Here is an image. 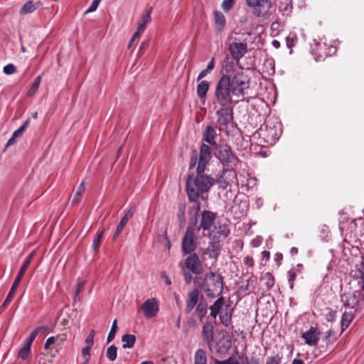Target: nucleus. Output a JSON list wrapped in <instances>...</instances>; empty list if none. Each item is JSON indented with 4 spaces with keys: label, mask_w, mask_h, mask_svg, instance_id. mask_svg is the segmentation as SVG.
Instances as JSON below:
<instances>
[{
    "label": "nucleus",
    "mask_w": 364,
    "mask_h": 364,
    "mask_svg": "<svg viewBox=\"0 0 364 364\" xmlns=\"http://www.w3.org/2000/svg\"><path fill=\"white\" fill-rule=\"evenodd\" d=\"M210 158L209 149L207 146L201 147L200 159L198 166L196 168V175H190L187 178L186 189L188 200L193 204L188 208L189 217L188 225L185 235L182 239V250L184 254L194 253L196 249L195 232L198 223V212L200 210V205L198 199H205L203 194L208 193L215 184L214 178L206 173H204L205 164Z\"/></svg>",
    "instance_id": "1"
},
{
    "label": "nucleus",
    "mask_w": 364,
    "mask_h": 364,
    "mask_svg": "<svg viewBox=\"0 0 364 364\" xmlns=\"http://www.w3.org/2000/svg\"><path fill=\"white\" fill-rule=\"evenodd\" d=\"M250 77L243 72H237L232 77L223 75L216 83L215 93L222 99L232 100L231 95L242 97L250 87Z\"/></svg>",
    "instance_id": "2"
},
{
    "label": "nucleus",
    "mask_w": 364,
    "mask_h": 364,
    "mask_svg": "<svg viewBox=\"0 0 364 364\" xmlns=\"http://www.w3.org/2000/svg\"><path fill=\"white\" fill-rule=\"evenodd\" d=\"M282 134V124L277 120H267L265 124L254 133L253 139H257L260 146L274 145Z\"/></svg>",
    "instance_id": "3"
},
{
    "label": "nucleus",
    "mask_w": 364,
    "mask_h": 364,
    "mask_svg": "<svg viewBox=\"0 0 364 364\" xmlns=\"http://www.w3.org/2000/svg\"><path fill=\"white\" fill-rule=\"evenodd\" d=\"M220 95L214 92V100L213 104L215 108L217 105L219 107L215 111L217 116V123L220 127H226L233 122V106L232 105V100L222 99Z\"/></svg>",
    "instance_id": "4"
},
{
    "label": "nucleus",
    "mask_w": 364,
    "mask_h": 364,
    "mask_svg": "<svg viewBox=\"0 0 364 364\" xmlns=\"http://www.w3.org/2000/svg\"><path fill=\"white\" fill-rule=\"evenodd\" d=\"M210 316L215 318L219 315L221 323L225 327H228L232 324V316L234 309L232 307L231 301L225 304L224 297L220 296L210 306Z\"/></svg>",
    "instance_id": "5"
},
{
    "label": "nucleus",
    "mask_w": 364,
    "mask_h": 364,
    "mask_svg": "<svg viewBox=\"0 0 364 364\" xmlns=\"http://www.w3.org/2000/svg\"><path fill=\"white\" fill-rule=\"evenodd\" d=\"M201 289L208 298L213 299L220 296L223 290V278L221 274L215 272L206 274L201 284Z\"/></svg>",
    "instance_id": "6"
},
{
    "label": "nucleus",
    "mask_w": 364,
    "mask_h": 364,
    "mask_svg": "<svg viewBox=\"0 0 364 364\" xmlns=\"http://www.w3.org/2000/svg\"><path fill=\"white\" fill-rule=\"evenodd\" d=\"M352 291L341 294V300L345 307L360 311L364 301V287L351 285Z\"/></svg>",
    "instance_id": "7"
},
{
    "label": "nucleus",
    "mask_w": 364,
    "mask_h": 364,
    "mask_svg": "<svg viewBox=\"0 0 364 364\" xmlns=\"http://www.w3.org/2000/svg\"><path fill=\"white\" fill-rule=\"evenodd\" d=\"M216 137H217L216 129L212 126H210V125L207 126L203 132V141H205L207 144H202L200 145L198 160V154L196 151H193L191 154L189 169L193 168L196 166L197 163H198V165L199 164L200 159L201 147L205 145L208 147L210 156V157H212L210 146H217V143H216V140H215ZM210 159H211V158H210L208 161H210ZM208 164H209V162H208L205 164L204 171L205 170L206 166ZM203 173H205V171Z\"/></svg>",
    "instance_id": "8"
},
{
    "label": "nucleus",
    "mask_w": 364,
    "mask_h": 364,
    "mask_svg": "<svg viewBox=\"0 0 364 364\" xmlns=\"http://www.w3.org/2000/svg\"><path fill=\"white\" fill-rule=\"evenodd\" d=\"M33 254L34 252H32L27 257L26 259H25V261L23 262V265L21 266V269H20V271L18 274V275L16 276L12 286H11V288L6 298V299L4 300L3 304L1 305V309H5L8 305L11 302L12 298H13V296L14 294H15L16 292V290L17 289V287H18L21 279H22V277H23L25 272H26V269L28 268V267L29 266L31 260H32V258H33Z\"/></svg>",
    "instance_id": "9"
},
{
    "label": "nucleus",
    "mask_w": 364,
    "mask_h": 364,
    "mask_svg": "<svg viewBox=\"0 0 364 364\" xmlns=\"http://www.w3.org/2000/svg\"><path fill=\"white\" fill-rule=\"evenodd\" d=\"M315 47L312 48L311 53L316 61L323 60L327 56H332L336 54L337 48L326 43H321L314 41Z\"/></svg>",
    "instance_id": "10"
},
{
    "label": "nucleus",
    "mask_w": 364,
    "mask_h": 364,
    "mask_svg": "<svg viewBox=\"0 0 364 364\" xmlns=\"http://www.w3.org/2000/svg\"><path fill=\"white\" fill-rule=\"evenodd\" d=\"M247 5L253 9L254 14L257 17H264L269 14L271 8L269 0H245Z\"/></svg>",
    "instance_id": "11"
},
{
    "label": "nucleus",
    "mask_w": 364,
    "mask_h": 364,
    "mask_svg": "<svg viewBox=\"0 0 364 364\" xmlns=\"http://www.w3.org/2000/svg\"><path fill=\"white\" fill-rule=\"evenodd\" d=\"M216 217V213L213 212L210 210L202 211L200 215L198 214V219L200 218V223L199 225L196 224V230H203L209 232L214 225Z\"/></svg>",
    "instance_id": "12"
},
{
    "label": "nucleus",
    "mask_w": 364,
    "mask_h": 364,
    "mask_svg": "<svg viewBox=\"0 0 364 364\" xmlns=\"http://www.w3.org/2000/svg\"><path fill=\"white\" fill-rule=\"evenodd\" d=\"M218 157L223 164L226 166H232L235 165L237 161V156L228 144H223L219 147Z\"/></svg>",
    "instance_id": "13"
},
{
    "label": "nucleus",
    "mask_w": 364,
    "mask_h": 364,
    "mask_svg": "<svg viewBox=\"0 0 364 364\" xmlns=\"http://www.w3.org/2000/svg\"><path fill=\"white\" fill-rule=\"evenodd\" d=\"M183 267L196 275L200 274L203 270V264L196 253H189V255L185 259Z\"/></svg>",
    "instance_id": "14"
},
{
    "label": "nucleus",
    "mask_w": 364,
    "mask_h": 364,
    "mask_svg": "<svg viewBox=\"0 0 364 364\" xmlns=\"http://www.w3.org/2000/svg\"><path fill=\"white\" fill-rule=\"evenodd\" d=\"M230 230L228 225L220 224L214 225V228L208 232V236L213 240L220 242L224 240L230 234Z\"/></svg>",
    "instance_id": "15"
},
{
    "label": "nucleus",
    "mask_w": 364,
    "mask_h": 364,
    "mask_svg": "<svg viewBox=\"0 0 364 364\" xmlns=\"http://www.w3.org/2000/svg\"><path fill=\"white\" fill-rule=\"evenodd\" d=\"M247 46L245 42L237 41L235 39L229 46L230 53L235 60L239 61L247 53Z\"/></svg>",
    "instance_id": "16"
},
{
    "label": "nucleus",
    "mask_w": 364,
    "mask_h": 364,
    "mask_svg": "<svg viewBox=\"0 0 364 364\" xmlns=\"http://www.w3.org/2000/svg\"><path fill=\"white\" fill-rule=\"evenodd\" d=\"M147 318L154 317L159 311V302L155 298L146 299L141 306Z\"/></svg>",
    "instance_id": "17"
},
{
    "label": "nucleus",
    "mask_w": 364,
    "mask_h": 364,
    "mask_svg": "<svg viewBox=\"0 0 364 364\" xmlns=\"http://www.w3.org/2000/svg\"><path fill=\"white\" fill-rule=\"evenodd\" d=\"M320 333L317 328L311 327L308 331L304 332L301 335L305 343L310 346H315L318 344Z\"/></svg>",
    "instance_id": "18"
},
{
    "label": "nucleus",
    "mask_w": 364,
    "mask_h": 364,
    "mask_svg": "<svg viewBox=\"0 0 364 364\" xmlns=\"http://www.w3.org/2000/svg\"><path fill=\"white\" fill-rule=\"evenodd\" d=\"M199 300V291L194 289L188 292L186 301L185 311L189 314L197 306Z\"/></svg>",
    "instance_id": "19"
},
{
    "label": "nucleus",
    "mask_w": 364,
    "mask_h": 364,
    "mask_svg": "<svg viewBox=\"0 0 364 364\" xmlns=\"http://www.w3.org/2000/svg\"><path fill=\"white\" fill-rule=\"evenodd\" d=\"M354 280L350 283V285H357L360 288L364 287V264L361 262L360 265L355 266V270L353 271Z\"/></svg>",
    "instance_id": "20"
},
{
    "label": "nucleus",
    "mask_w": 364,
    "mask_h": 364,
    "mask_svg": "<svg viewBox=\"0 0 364 364\" xmlns=\"http://www.w3.org/2000/svg\"><path fill=\"white\" fill-rule=\"evenodd\" d=\"M213 326L210 322L205 323L203 326L202 337L203 341L208 345H211L213 342Z\"/></svg>",
    "instance_id": "21"
},
{
    "label": "nucleus",
    "mask_w": 364,
    "mask_h": 364,
    "mask_svg": "<svg viewBox=\"0 0 364 364\" xmlns=\"http://www.w3.org/2000/svg\"><path fill=\"white\" fill-rule=\"evenodd\" d=\"M210 89V83L207 80L199 81L196 92L200 102L204 105L206 100L207 93Z\"/></svg>",
    "instance_id": "22"
},
{
    "label": "nucleus",
    "mask_w": 364,
    "mask_h": 364,
    "mask_svg": "<svg viewBox=\"0 0 364 364\" xmlns=\"http://www.w3.org/2000/svg\"><path fill=\"white\" fill-rule=\"evenodd\" d=\"M33 341L34 340L29 336L25 339L22 348L18 351V356L21 359L26 360L28 358L31 353V345Z\"/></svg>",
    "instance_id": "23"
},
{
    "label": "nucleus",
    "mask_w": 364,
    "mask_h": 364,
    "mask_svg": "<svg viewBox=\"0 0 364 364\" xmlns=\"http://www.w3.org/2000/svg\"><path fill=\"white\" fill-rule=\"evenodd\" d=\"M220 242L214 240L208 244L206 248V253L210 258L216 259L220 255Z\"/></svg>",
    "instance_id": "24"
},
{
    "label": "nucleus",
    "mask_w": 364,
    "mask_h": 364,
    "mask_svg": "<svg viewBox=\"0 0 364 364\" xmlns=\"http://www.w3.org/2000/svg\"><path fill=\"white\" fill-rule=\"evenodd\" d=\"M213 14L216 31L218 33H221L226 25L225 16L222 12L218 11H215Z\"/></svg>",
    "instance_id": "25"
},
{
    "label": "nucleus",
    "mask_w": 364,
    "mask_h": 364,
    "mask_svg": "<svg viewBox=\"0 0 364 364\" xmlns=\"http://www.w3.org/2000/svg\"><path fill=\"white\" fill-rule=\"evenodd\" d=\"M41 6V3L40 1L33 2L32 1H28L21 9L20 14L21 15L31 14L35 11Z\"/></svg>",
    "instance_id": "26"
},
{
    "label": "nucleus",
    "mask_w": 364,
    "mask_h": 364,
    "mask_svg": "<svg viewBox=\"0 0 364 364\" xmlns=\"http://www.w3.org/2000/svg\"><path fill=\"white\" fill-rule=\"evenodd\" d=\"M136 338L134 334H124L122 336V341L123 343L122 348H132L136 343Z\"/></svg>",
    "instance_id": "27"
},
{
    "label": "nucleus",
    "mask_w": 364,
    "mask_h": 364,
    "mask_svg": "<svg viewBox=\"0 0 364 364\" xmlns=\"http://www.w3.org/2000/svg\"><path fill=\"white\" fill-rule=\"evenodd\" d=\"M151 9H149L146 14L143 15L141 17V19L137 26L136 31H139V33L143 32L145 29L146 26L151 23Z\"/></svg>",
    "instance_id": "28"
},
{
    "label": "nucleus",
    "mask_w": 364,
    "mask_h": 364,
    "mask_svg": "<svg viewBox=\"0 0 364 364\" xmlns=\"http://www.w3.org/2000/svg\"><path fill=\"white\" fill-rule=\"evenodd\" d=\"M354 316L352 312L345 311L342 314L341 319V332H343L346 328H347L349 326Z\"/></svg>",
    "instance_id": "29"
},
{
    "label": "nucleus",
    "mask_w": 364,
    "mask_h": 364,
    "mask_svg": "<svg viewBox=\"0 0 364 364\" xmlns=\"http://www.w3.org/2000/svg\"><path fill=\"white\" fill-rule=\"evenodd\" d=\"M41 82V75L37 76L34 79L33 82H32L31 85L30 86V87L28 88V90L27 91V95L28 97H33L36 95V93L37 92V91L39 88Z\"/></svg>",
    "instance_id": "30"
},
{
    "label": "nucleus",
    "mask_w": 364,
    "mask_h": 364,
    "mask_svg": "<svg viewBox=\"0 0 364 364\" xmlns=\"http://www.w3.org/2000/svg\"><path fill=\"white\" fill-rule=\"evenodd\" d=\"M194 364H207L206 354L204 350L198 349L195 353Z\"/></svg>",
    "instance_id": "31"
},
{
    "label": "nucleus",
    "mask_w": 364,
    "mask_h": 364,
    "mask_svg": "<svg viewBox=\"0 0 364 364\" xmlns=\"http://www.w3.org/2000/svg\"><path fill=\"white\" fill-rule=\"evenodd\" d=\"M298 38L295 33L291 32L286 38V43L288 48L290 49V53H292V48L297 43Z\"/></svg>",
    "instance_id": "32"
},
{
    "label": "nucleus",
    "mask_w": 364,
    "mask_h": 364,
    "mask_svg": "<svg viewBox=\"0 0 364 364\" xmlns=\"http://www.w3.org/2000/svg\"><path fill=\"white\" fill-rule=\"evenodd\" d=\"M262 280L265 281V286L269 290L274 285V278L270 272L265 273L262 277Z\"/></svg>",
    "instance_id": "33"
},
{
    "label": "nucleus",
    "mask_w": 364,
    "mask_h": 364,
    "mask_svg": "<svg viewBox=\"0 0 364 364\" xmlns=\"http://www.w3.org/2000/svg\"><path fill=\"white\" fill-rule=\"evenodd\" d=\"M85 191V182L82 181L80 185L78 186L73 199V203H77L80 201V197L82 196V194Z\"/></svg>",
    "instance_id": "34"
},
{
    "label": "nucleus",
    "mask_w": 364,
    "mask_h": 364,
    "mask_svg": "<svg viewBox=\"0 0 364 364\" xmlns=\"http://www.w3.org/2000/svg\"><path fill=\"white\" fill-rule=\"evenodd\" d=\"M106 355L110 361L115 360L117 355V348L114 345L110 346L107 350Z\"/></svg>",
    "instance_id": "35"
},
{
    "label": "nucleus",
    "mask_w": 364,
    "mask_h": 364,
    "mask_svg": "<svg viewBox=\"0 0 364 364\" xmlns=\"http://www.w3.org/2000/svg\"><path fill=\"white\" fill-rule=\"evenodd\" d=\"M178 217L180 221V226L184 225L186 223V205L184 204L179 205Z\"/></svg>",
    "instance_id": "36"
},
{
    "label": "nucleus",
    "mask_w": 364,
    "mask_h": 364,
    "mask_svg": "<svg viewBox=\"0 0 364 364\" xmlns=\"http://www.w3.org/2000/svg\"><path fill=\"white\" fill-rule=\"evenodd\" d=\"M117 331V319H114L112 323L110 331L107 336V341L108 343L112 342L114 339Z\"/></svg>",
    "instance_id": "37"
},
{
    "label": "nucleus",
    "mask_w": 364,
    "mask_h": 364,
    "mask_svg": "<svg viewBox=\"0 0 364 364\" xmlns=\"http://www.w3.org/2000/svg\"><path fill=\"white\" fill-rule=\"evenodd\" d=\"M323 340L326 343H333L336 340V333L334 331L330 329L325 333Z\"/></svg>",
    "instance_id": "38"
},
{
    "label": "nucleus",
    "mask_w": 364,
    "mask_h": 364,
    "mask_svg": "<svg viewBox=\"0 0 364 364\" xmlns=\"http://www.w3.org/2000/svg\"><path fill=\"white\" fill-rule=\"evenodd\" d=\"M127 223V221H126L125 219H122V218L121 219L119 223L118 224V225L116 228L114 234L113 235L114 240H116L119 237V235L122 232V230Z\"/></svg>",
    "instance_id": "39"
},
{
    "label": "nucleus",
    "mask_w": 364,
    "mask_h": 364,
    "mask_svg": "<svg viewBox=\"0 0 364 364\" xmlns=\"http://www.w3.org/2000/svg\"><path fill=\"white\" fill-rule=\"evenodd\" d=\"M236 0H223L221 4L225 12H228L235 5Z\"/></svg>",
    "instance_id": "40"
},
{
    "label": "nucleus",
    "mask_w": 364,
    "mask_h": 364,
    "mask_svg": "<svg viewBox=\"0 0 364 364\" xmlns=\"http://www.w3.org/2000/svg\"><path fill=\"white\" fill-rule=\"evenodd\" d=\"M103 234H104V231L102 230L97 235V236L94 238V240L92 241V248L95 251L97 250L100 246Z\"/></svg>",
    "instance_id": "41"
},
{
    "label": "nucleus",
    "mask_w": 364,
    "mask_h": 364,
    "mask_svg": "<svg viewBox=\"0 0 364 364\" xmlns=\"http://www.w3.org/2000/svg\"><path fill=\"white\" fill-rule=\"evenodd\" d=\"M196 312L200 318H203L207 313V306L202 303H199L196 306Z\"/></svg>",
    "instance_id": "42"
},
{
    "label": "nucleus",
    "mask_w": 364,
    "mask_h": 364,
    "mask_svg": "<svg viewBox=\"0 0 364 364\" xmlns=\"http://www.w3.org/2000/svg\"><path fill=\"white\" fill-rule=\"evenodd\" d=\"M181 272L184 278L185 283L186 284H191L193 278L191 274L192 272L183 267L181 268Z\"/></svg>",
    "instance_id": "43"
},
{
    "label": "nucleus",
    "mask_w": 364,
    "mask_h": 364,
    "mask_svg": "<svg viewBox=\"0 0 364 364\" xmlns=\"http://www.w3.org/2000/svg\"><path fill=\"white\" fill-rule=\"evenodd\" d=\"M282 357L279 355L269 356L267 358L266 364H281Z\"/></svg>",
    "instance_id": "44"
},
{
    "label": "nucleus",
    "mask_w": 364,
    "mask_h": 364,
    "mask_svg": "<svg viewBox=\"0 0 364 364\" xmlns=\"http://www.w3.org/2000/svg\"><path fill=\"white\" fill-rule=\"evenodd\" d=\"M215 364H239V360L236 358L230 357L229 358L222 361L216 360L215 361Z\"/></svg>",
    "instance_id": "45"
},
{
    "label": "nucleus",
    "mask_w": 364,
    "mask_h": 364,
    "mask_svg": "<svg viewBox=\"0 0 364 364\" xmlns=\"http://www.w3.org/2000/svg\"><path fill=\"white\" fill-rule=\"evenodd\" d=\"M327 311H328L326 314V319L328 322H333L336 317L337 312H336V311H335L332 309H330V308L328 309Z\"/></svg>",
    "instance_id": "46"
},
{
    "label": "nucleus",
    "mask_w": 364,
    "mask_h": 364,
    "mask_svg": "<svg viewBox=\"0 0 364 364\" xmlns=\"http://www.w3.org/2000/svg\"><path fill=\"white\" fill-rule=\"evenodd\" d=\"M296 274L294 270H289L288 272V282L291 289L294 288V282L296 279Z\"/></svg>",
    "instance_id": "47"
},
{
    "label": "nucleus",
    "mask_w": 364,
    "mask_h": 364,
    "mask_svg": "<svg viewBox=\"0 0 364 364\" xmlns=\"http://www.w3.org/2000/svg\"><path fill=\"white\" fill-rule=\"evenodd\" d=\"M95 335V331L92 330L87 337L85 339V343H87V346L92 348L94 344V338Z\"/></svg>",
    "instance_id": "48"
},
{
    "label": "nucleus",
    "mask_w": 364,
    "mask_h": 364,
    "mask_svg": "<svg viewBox=\"0 0 364 364\" xmlns=\"http://www.w3.org/2000/svg\"><path fill=\"white\" fill-rule=\"evenodd\" d=\"M16 72V68L13 64H8L4 67V73L6 75H12Z\"/></svg>",
    "instance_id": "49"
},
{
    "label": "nucleus",
    "mask_w": 364,
    "mask_h": 364,
    "mask_svg": "<svg viewBox=\"0 0 364 364\" xmlns=\"http://www.w3.org/2000/svg\"><path fill=\"white\" fill-rule=\"evenodd\" d=\"M47 326H38L36 328H35L31 333V334L28 336L29 337H31V338H33V340H35V338H36V336H38V334L42 331H44V330H46L47 329Z\"/></svg>",
    "instance_id": "50"
},
{
    "label": "nucleus",
    "mask_w": 364,
    "mask_h": 364,
    "mask_svg": "<svg viewBox=\"0 0 364 364\" xmlns=\"http://www.w3.org/2000/svg\"><path fill=\"white\" fill-rule=\"evenodd\" d=\"M100 1L93 0L90 7L85 11V14L94 12L95 11H96L100 4Z\"/></svg>",
    "instance_id": "51"
},
{
    "label": "nucleus",
    "mask_w": 364,
    "mask_h": 364,
    "mask_svg": "<svg viewBox=\"0 0 364 364\" xmlns=\"http://www.w3.org/2000/svg\"><path fill=\"white\" fill-rule=\"evenodd\" d=\"M90 347L86 346L82 349V355L84 360H86L87 362H89L90 359Z\"/></svg>",
    "instance_id": "52"
},
{
    "label": "nucleus",
    "mask_w": 364,
    "mask_h": 364,
    "mask_svg": "<svg viewBox=\"0 0 364 364\" xmlns=\"http://www.w3.org/2000/svg\"><path fill=\"white\" fill-rule=\"evenodd\" d=\"M244 264L247 267H254V264H255V262H254V259L252 257L250 256H246L244 258Z\"/></svg>",
    "instance_id": "53"
},
{
    "label": "nucleus",
    "mask_w": 364,
    "mask_h": 364,
    "mask_svg": "<svg viewBox=\"0 0 364 364\" xmlns=\"http://www.w3.org/2000/svg\"><path fill=\"white\" fill-rule=\"evenodd\" d=\"M85 284V281H82L77 284V289L75 292V296H78L82 289L84 288Z\"/></svg>",
    "instance_id": "54"
},
{
    "label": "nucleus",
    "mask_w": 364,
    "mask_h": 364,
    "mask_svg": "<svg viewBox=\"0 0 364 364\" xmlns=\"http://www.w3.org/2000/svg\"><path fill=\"white\" fill-rule=\"evenodd\" d=\"M134 213V210L132 208H130L129 210H128L126 212V213L124 214L122 219H125V220L128 222V220L133 217Z\"/></svg>",
    "instance_id": "55"
},
{
    "label": "nucleus",
    "mask_w": 364,
    "mask_h": 364,
    "mask_svg": "<svg viewBox=\"0 0 364 364\" xmlns=\"http://www.w3.org/2000/svg\"><path fill=\"white\" fill-rule=\"evenodd\" d=\"M55 337L52 336V337L48 338L46 340V343H45V345H44V348H45V349H46V350H47V349H48V348H49V347H50L51 345H53V344H54V343H55Z\"/></svg>",
    "instance_id": "56"
},
{
    "label": "nucleus",
    "mask_w": 364,
    "mask_h": 364,
    "mask_svg": "<svg viewBox=\"0 0 364 364\" xmlns=\"http://www.w3.org/2000/svg\"><path fill=\"white\" fill-rule=\"evenodd\" d=\"M149 40H146V41H144L141 44V46L139 48V54H142L144 50H146L148 46H149Z\"/></svg>",
    "instance_id": "57"
},
{
    "label": "nucleus",
    "mask_w": 364,
    "mask_h": 364,
    "mask_svg": "<svg viewBox=\"0 0 364 364\" xmlns=\"http://www.w3.org/2000/svg\"><path fill=\"white\" fill-rule=\"evenodd\" d=\"M139 36H140V33H139V31H136V32L133 34V36H132V37L131 38V39H130V41H129V44H128V48H132V45H133V43H134V41H135V40H136V38H137Z\"/></svg>",
    "instance_id": "58"
},
{
    "label": "nucleus",
    "mask_w": 364,
    "mask_h": 364,
    "mask_svg": "<svg viewBox=\"0 0 364 364\" xmlns=\"http://www.w3.org/2000/svg\"><path fill=\"white\" fill-rule=\"evenodd\" d=\"M210 73L209 70H208L207 69H204L203 70H201L199 73V75H198V77H197V81L199 82L200 81L203 77H205L208 73Z\"/></svg>",
    "instance_id": "59"
},
{
    "label": "nucleus",
    "mask_w": 364,
    "mask_h": 364,
    "mask_svg": "<svg viewBox=\"0 0 364 364\" xmlns=\"http://www.w3.org/2000/svg\"><path fill=\"white\" fill-rule=\"evenodd\" d=\"M246 364H259V361L254 357L248 358L246 357Z\"/></svg>",
    "instance_id": "60"
},
{
    "label": "nucleus",
    "mask_w": 364,
    "mask_h": 364,
    "mask_svg": "<svg viewBox=\"0 0 364 364\" xmlns=\"http://www.w3.org/2000/svg\"><path fill=\"white\" fill-rule=\"evenodd\" d=\"M23 133V132L20 128H18L16 131H14L12 136L14 137H15L16 139L17 138L21 137L22 136Z\"/></svg>",
    "instance_id": "61"
},
{
    "label": "nucleus",
    "mask_w": 364,
    "mask_h": 364,
    "mask_svg": "<svg viewBox=\"0 0 364 364\" xmlns=\"http://www.w3.org/2000/svg\"><path fill=\"white\" fill-rule=\"evenodd\" d=\"M215 67V59L213 58L208 63L206 69L210 72L213 70Z\"/></svg>",
    "instance_id": "62"
},
{
    "label": "nucleus",
    "mask_w": 364,
    "mask_h": 364,
    "mask_svg": "<svg viewBox=\"0 0 364 364\" xmlns=\"http://www.w3.org/2000/svg\"><path fill=\"white\" fill-rule=\"evenodd\" d=\"M16 138L11 136V137L8 140L5 145V149L9 147L10 146L13 145L16 142Z\"/></svg>",
    "instance_id": "63"
},
{
    "label": "nucleus",
    "mask_w": 364,
    "mask_h": 364,
    "mask_svg": "<svg viewBox=\"0 0 364 364\" xmlns=\"http://www.w3.org/2000/svg\"><path fill=\"white\" fill-rule=\"evenodd\" d=\"M162 277L164 279L165 284L167 286H170L171 284V281L166 272L162 273Z\"/></svg>",
    "instance_id": "64"
}]
</instances>
